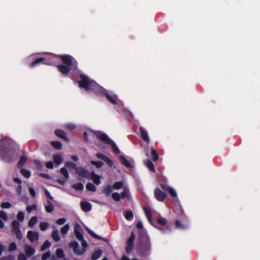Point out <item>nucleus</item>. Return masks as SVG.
Segmentation results:
<instances>
[{
  "label": "nucleus",
  "mask_w": 260,
  "mask_h": 260,
  "mask_svg": "<svg viewBox=\"0 0 260 260\" xmlns=\"http://www.w3.org/2000/svg\"><path fill=\"white\" fill-rule=\"evenodd\" d=\"M63 159L60 154H56L53 156V161L57 165H59L62 162Z\"/></svg>",
  "instance_id": "obj_28"
},
{
  "label": "nucleus",
  "mask_w": 260,
  "mask_h": 260,
  "mask_svg": "<svg viewBox=\"0 0 260 260\" xmlns=\"http://www.w3.org/2000/svg\"><path fill=\"white\" fill-rule=\"evenodd\" d=\"M51 237L52 239L56 242L60 241V238L59 235V232L58 230L55 229L53 230L51 233Z\"/></svg>",
  "instance_id": "obj_23"
},
{
  "label": "nucleus",
  "mask_w": 260,
  "mask_h": 260,
  "mask_svg": "<svg viewBox=\"0 0 260 260\" xmlns=\"http://www.w3.org/2000/svg\"><path fill=\"white\" fill-rule=\"evenodd\" d=\"M17 249V246L15 242H11L9 244V246L8 248V250L9 251H13Z\"/></svg>",
  "instance_id": "obj_50"
},
{
  "label": "nucleus",
  "mask_w": 260,
  "mask_h": 260,
  "mask_svg": "<svg viewBox=\"0 0 260 260\" xmlns=\"http://www.w3.org/2000/svg\"><path fill=\"white\" fill-rule=\"evenodd\" d=\"M63 127L69 131H73L76 128V125L73 123H67L63 125Z\"/></svg>",
  "instance_id": "obj_34"
},
{
  "label": "nucleus",
  "mask_w": 260,
  "mask_h": 260,
  "mask_svg": "<svg viewBox=\"0 0 260 260\" xmlns=\"http://www.w3.org/2000/svg\"><path fill=\"white\" fill-rule=\"evenodd\" d=\"M145 165L147 168L152 172H155V170L153 162L149 159L145 161Z\"/></svg>",
  "instance_id": "obj_26"
},
{
  "label": "nucleus",
  "mask_w": 260,
  "mask_h": 260,
  "mask_svg": "<svg viewBox=\"0 0 260 260\" xmlns=\"http://www.w3.org/2000/svg\"><path fill=\"white\" fill-rule=\"evenodd\" d=\"M21 174L25 177L28 178L31 176V172L29 170L22 169L20 171Z\"/></svg>",
  "instance_id": "obj_40"
},
{
  "label": "nucleus",
  "mask_w": 260,
  "mask_h": 260,
  "mask_svg": "<svg viewBox=\"0 0 260 260\" xmlns=\"http://www.w3.org/2000/svg\"><path fill=\"white\" fill-rule=\"evenodd\" d=\"M136 226L137 228L139 229H141L142 230V233H141V236L143 235H144V232H145L146 234V233L145 232V231H144L143 230V223L141 221V220H139L136 224Z\"/></svg>",
  "instance_id": "obj_48"
},
{
  "label": "nucleus",
  "mask_w": 260,
  "mask_h": 260,
  "mask_svg": "<svg viewBox=\"0 0 260 260\" xmlns=\"http://www.w3.org/2000/svg\"><path fill=\"white\" fill-rule=\"evenodd\" d=\"M47 205H45V210L47 212L51 213L54 210V206L50 201H47Z\"/></svg>",
  "instance_id": "obj_29"
},
{
  "label": "nucleus",
  "mask_w": 260,
  "mask_h": 260,
  "mask_svg": "<svg viewBox=\"0 0 260 260\" xmlns=\"http://www.w3.org/2000/svg\"><path fill=\"white\" fill-rule=\"evenodd\" d=\"M151 243L148 235L144 232L140 237V243L138 247V253L140 256L144 258L148 257L151 253Z\"/></svg>",
  "instance_id": "obj_5"
},
{
  "label": "nucleus",
  "mask_w": 260,
  "mask_h": 260,
  "mask_svg": "<svg viewBox=\"0 0 260 260\" xmlns=\"http://www.w3.org/2000/svg\"><path fill=\"white\" fill-rule=\"evenodd\" d=\"M122 192L120 194L121 199H124L125 198L129 199L131 194L128 186H124L122 188Z\"/></svg>",
  "instance_id": "obj_22"
},
{
  "label": "nucleus",
  "mask_w": 260,
  "mask_h": 260,
  "mask_svg": "<svg viewBox=\"0 0 260 260\" xmlns=\"http://www.w3.org/2000/svg\"><path fill=\"white\" fill-rule=\"evenodd\" d=\"M160 186L163 190L167 191H168L169 190V188H170L171 187L168 186V185H167L166 184H163V183L160 184Z\"/></svg>",
  "instance_id": "obj_62"
},
{
  "label": "nucleus",
  "mask_w": 260,
  "mask_h": 260,
  "mask_svg": "<svg viewBox=\"0 0 260 260\" xmlns=\"http://www.w3.org/2000/svg\"><path fill=\"white\" fill-rule=\"evenodd\" d=\"M75 171L79 177L85 178H89L91 176V173L82 167L75 168Z\"/></svg>",
  "instance_id": "obj_10"
},
{
  "label": "nucleus",
  "mask_w": 260,
  "mask_h": 260,
  "mask_svg": "<svg viewBox=\"0 0 260 260\" xmlns=\"http://www.w3.org/2000/svg\"><path fill=\"white\" fill-rule=\"evenodd\" d=\"M49 224L46 222H41L40 223V229L42 231L46 230L48 227Z\"/></svg>",
  "instance_id": "obj_47"
},
{
  "label": "nucleus",
  "mask_w": 260,
  "mask_h": 260,
  "mask_svg": "<svg viewBox=\"0 0 260 260\" xmlns=\"http://www.w3.org/2000/svg\"><path fill=\"white\" fill-rule=\"evenodd\" d=\"M51 246V243L48 240H46L45 241L44 244L41 247V251H44L46 250V249L49 248Z\"/></svg>",
  "instance_id": "obj_44"
},
{
  "label": "nucleus",
  "mask_w": 260,
  "mask_h": 260,
  "mask_svg": "<svg viewBox=\"0 0 260 260\" xmlns=\"http://www.w3.org/2000/svg\"><path fill=\"white\" fill-rule=\"evenodd\" d=\"M168 192L170 193V196L174 198V200L175 201H177L178 199L176 191L173 188L171 187L170 188H169Z\"/></svg>",
  "instance_id": "obj_32"
},
{
  "label": "nucleus",
  "mask_w": 260,
  "mask_h": 260,
  "mask_svg": "<svg viewBox=\"0 0 260 260\" xmlns=\"http://www.w3.org/2000/svg\"><path fill=\"white\" fill-rule=\"evenodd\" d=\"M95 156L98 159H102L104 161H105L107 157V156L101 152L96 153Z\"/></svg>",
  "instance_id": "obj_49"
},
{
  "label": "nucleus",
  "mask_w": 260,
  "mask_h": 260,
  "mask_svg": "<svg viewBox=\"0 0 260 260\" xmlns=\"http://www.w3.org/2000/svg\"><path fill=\"white\" fill-rule=\"evenodd\" d=\"M17 220L12 221L11 225L12 232L15 235L18 240L22 238V234L20 230V223L19 221L22 222L24 219V213L22 211H19L16 216Z\"/></svg>",
  "instance_id": "obj_6"
},
{
  "label": "nucleus",
  "mask_w": 260,
  "mask_h": 260,
  "mask_svg": "<svg viewBox=\"0 0 260 260\" xmlns=\"http://www.w3.org/2000/svg\"><path fill=\"white\" fill-rule=\"evenodd\" d=\"M28 258L27 256L23 253H20L18 256V260H27Z\"/></svg>",
  "instance_id": "obj_55"
},
{
  "label": "nucleus",
  "mask_w": 260,
  "mask_h": 260,
  "mask_svg": "<svg viewBox=\"0 0 260 260\" xmlns=\"http://www.w3.org/2000/svg\"><path fill=\"white\" fill-rule=\"evenodd\" d=\"M18 144L11 139L5 138L0 140V158L5 162L12 163L17 157Z\"/></svg>",
  "instance_id": "obj_2"
},
{
  "label": "nucleus",
  "mask_w": 260,
  "mask_h": 260,
  "mask_svg": "<svg viewBox=\"0 0 260 260\" xmlns=\"http://www.w3.org/2000/svg\"><path fill=\"white\" fill-rule=\"evenodd\" d=\"M66 220L65 218H60L56 220V223L58 225H62L66 222Z\"/></svg>",
  "instance_id": "obj_59"
},
{
  "label": "nucleus",
  "mask_w": 260,
  "mask_h": 260,
  "mask_svg": "<svg viewBox=\"0 0 260 260\" xmlns=\"http://www.w3.org/2000/svg\"><path fill=\"white\" fill-rule=\"evenodd\" d=\"M27 157L25 155L21 156L17 164V167L19 168H22L24 164L26 162Z\"/></svg>",
  "instance_id": "obj_27"
},
{
  "label": "nucleus",
  "mask_w": 260,
  "mask_h": 260,
  "mask_svg": "<svg viewBox=\"0 0 260 260\" xmlns=\"http://www.w3.org/2000/svg\"><path fill=\"white\" fill-rule=\"evenodd\" d=\"M101 176L95 174L94 172L91 173V176L88 179L92 180L93 182L97 185L101 183Z\"/></svg>",
  "instance_id": "obj_17"
},
{
  "label": "nucleus",
  "mask_w": 260,
  "mask_h": 260,
  "mask_svg": "<svg viewBox=\"0 0 260 260\" xmlns=\"http://www.w3.org/2000/svg\"><path fill=\"white\" fill-rule=\"evenodd\" d=\"M51 146L57 150H60L62 147V144L58 141H52L51 142Z\"/></svg>",
  "instance_id": "obj_36"
},
{
  "label": "nucleus",
  "mask_w": 260,
  "mask_h": 260,
  "mask_svg": "<svg viewBox=\"0 0 260 260\" xmlns=\"http://www.w3.org/2000/svg\"><path fill=\"white\" fill-rule=\"evenodd\" d=\"M87 231L88 233L93 238H95L96 239H101V237L97 235L96 234H95L92 231H91L90 229L87 228Z\"/></svg>",
  "instance_id": "obj_52"
},
{
  "label": "nucleus",
  "mask_w": 260,
  "mask_h": 260,
  "mask_svg": "<svg viewBox=\"0 0 260 260\" xmlns=\"http://www.w3.org/2000/svg\"><path fill=\"white\" fill-rule=\"evenodd\" d=\"M38 218L37 216H35L30 219L28 221V225L30 228L33 227L37 222Z\"/></svg>",
  "instance_id": "obj_33"
},
{
  "label": "nucleus",
  "mask_w": 260,
  "mask_h": 260,
  "mask_svg": "<svg viewBox=\"0 0 260 260\" xmlns=\"http://www.w3.org/2000/svg\"><path fill=\"white\" fill-rule=\"evenodd\" d=\"M104 161L110 167H112L113 166V161L110 158H109L108 157H107V158L105 159V160Z\"/></svg>",
  "instance_id": "obj_61"
},
{
  "label": "nucleus",
  "mask_w": 260,
  "mask_h": 260,
  "mask_svg": "<svg viewBox=\"0 0 260 260\" xmlns=\"http://www.w3.org/2000/svg\"><path fill=\"white\" fill-rule=\"evenodd\" d=\"M69 246L73 248L74 252L77 255H82L86 251V249L80 248L78 243L76 241L71 242Z\"/></svg>",
  "instance_id": "obj_9"
},
{
  "label": "nucleus",
  "mask_w": 260,
  "mask_h": 260,
  "mask_svg": "<svg viewBox=\"0 0 260 260\" xmlns=\"http://www.w3.org/2000/svg\"><path fill=\"white\" fill-rule=\"evenodd\" d=\"M68 180V179H66L64 178H62V179H57V181L59 184H60L61 185H64Z\"/></svg>",
  "instance_id": "obj_64"
},
{
  "label": "nucleus",
  "mask_w": 260,
  "mask_h": 260,
  "mask_svg": "<svg viewBox=\"0 0 260 260\" xmlns=\"http://www.w3.org/2000/svg\"><path fill=\"white\" fill-rule=\"evenodd\" d=\"M64 167L67 169H75V168H77V167H76V165L74 163H73V162H72L71 161H67V162H66L64 164Z\"/></svg>",
  "instance_id": "obj_41"
},
{
  "label": "nucleus",
  "mask_w": 260,
  "mask_h": 260,
  "mask_svg": "<svg viewBox=\"0 0 260 260\" xmlns=\"http://www.w3.org/2000/svg\"><path fill=\"white\" fill-rule=\"evenodd\" d=\"M34 162L35 165H36V167L38 169H41L42 168V164L40 160H35L34 161Z\"/></svg>",
  "instance_id": "obj_60"
},
{
  "label": "nucleus",
  "mask_w": 260,
  "mask_h": 260,
  "mask_svg": "<svg viewBox=\"0 0 260 260\" xmlns=\"http://www.w3.org/2000/svg\"><path fill=\"white\" fill-rule=\"evenodd\" d=\"M80 206L82 210L85 212L90 211L92 207L91 204L90 203L85 201L81 202Z\"/></svg>",
  "instance_id": "obj_19"
},
{
  "label": "nucleus",
  "mask_w": 260,
  "mask_h": 260,
  "mask_svg": "<svg viewBox=\"0 0 260 260\" xmlns=\"http://www.w3.org/2000/svg\"><path fill=\"white\" fill-rule=\"evenodd\" d=\"M11 206V204L8 202H4L1 204V207L2 208L9 209Z\"/></svg>",
  "instance_id": "obj_54"
},
{
  "label": "nucleus",
  "mask_w": 260,
  "mask_h": 260,
  "mask_svg": "<svg viewBox=\"0 0 260 260\" xmlns=\"http://www.w3.org/2000/svg\"><path fill=\"white\" fill-rule=\"evenodd\" d=\"M120 160L122 164L126 167L128 168H132L134 167V161L133 158H130L128 160L124 155H121L120 156Z\"/></svg>",
  "instance_id": "obj_14"
},
{
  "label": "nucleus",
  "mask_w": 260,
  "mask_h": 260,
  "mask_svg": "<svg viewBox=\"0 0 260 260\" xmlns=\"http://www.w3.org/2000/svg\"><path fill=\"white\" fill-rule=\"evenodd\" d=\"M56 255L58 258H63L64 260H66V259L64 257V252L62 249H61V248L57 249L56 250Z\"/></svg>",
  "instance_id": "obj_38"
},
{
  "label": "nucleus",
  "mask_w": 260,
  "mask_h": 260,
  "mask_svg": "<svg viewBox=\"0 0 260 260\" xmlns=\"http://www.w3.org/2000/svg\"><path fill=\"white\" fill-rule=\"evenodd\" d=\"M113 187L115 190H119L122 188L123 186V182L122 181L115 182L113 184Z\"/></svg>",
  "instance_id": "obj_30"
},
{
  "label": "nucleus",
  "mask_w": 260,
  "mask_h": 260,
  "mask_svg": "<svg viewBox=\"0 0 260 260\" xmlns=\"http://www.w3.org/2000/svg\"><path fill=\"white\" fill-rule=\"evenodd\" d=\"M37 209V206L35 204H32L26 207V211L28 213H30L32 211L35 210Z\"/></svg>",
  "instance_id": "obj_53"
},
{
  "label": "nucleus",
  "mask_w": 260,
  "mask_h": 260,
  "mask_svg": "<svg viewBox=\"0 0 260 260\" xmlns=\"http://www.w3.org/2000/svg\"><path fill=\"white\" fill-rule=\"evenodd\" d=\"M81 80L78 82L79 86L85 91H93L99 95L105 96L107 100L115 105V109L119 113H122L123 106L121 102L119 100L117 95L111 91H108L98 84L94 81L91 80L85 75H81Z\"/></svg>",
  "instance_id": "obj_1"
},
{
  "label": "nucleus",
  "mask_w": 260,
  "mask_h": 260,
  "mask_svg": "<svg viewBox=\"0 0 260 260\" xmlns=\"http://www.w3.org/2000/svg\"><path fill=\"white\" fill-rule=\"evenodd\" d=\"M151 152L153 160L156 161L157 160H158L159 158V156L156 151L154 149V148L151 147Z\"/></svg>",
  "instance_id": "obj_39"
},
{
  "label": "nucleus",
  "mask_w": 260,
  "mask_h": 260,
  "mask_svg": "<svg viewBox=\"0 0 260 260\" xmlns=\"http://www.w3.org/2000/svg\"><path fill=\"white\" fill-rule=\"evenodd\" d=\"M54 134L57 137L62 139L63 140H64V141H66L67 142L69 141V139L67 137V135H66V133L62 129H56L54 131Z\"/></svg>",
  "instance_id": "obj_18"
},
{
  "label": "nucleus",
  "mask_w": 260,
  "mask_h": 260,
  "mask_svg": "<svg viewBox=\"0 0 260 260\" xmlns=\"http://www.w3.org/2000/svg\"><path fill=\"white\" fill-rule=\"evenodd\" d=\"M25 254L28 258L30 257L35 253V249L32 246L26 244L24 246Z\"/></svg>",
  "instance_id": "obj_16"
},
{
  "label": "nucleus",
  "mask_w": 260,
  "mask_h": 260,
  "mask_svg": "<svg viewBox=\"0 0 260 260\" xmlns=\"http://www.w3.org/2000/svg\"><path fill=\"white\" fill-rule=\"evenodd\" d=\"M124 216L126 220H132L133 218L134 214L132 211L129 210L125 212Z\"/></svg>",
  "instance_id": "obj_37"
},
{
  "label": "nucleus",
  "mask_w": 260,
  "mask_h": 260,
  "mask_svg": "<svg viewBox=\"0 0 260 260\" xmlns=\"http://www.w3.org/2000/svg\"><path fill=\"white\" fill-rule=\"evenodd\" d=\"M140 132L141 134V137L142 140L146 142L147 144L150 143V139L148 133L143 128H140Z\"/></svg>",
  "instance_id": "obj_20"
},
{
  "label": "nucleus",
  "mask_w": 260,
  "mask_h": 260,
  "mask_svg": "<svg viewBox=\"0 0 260 260\" xmlns=\"http://www.w3.org/2000/svg\"><path fill=\"white\" fill-rule=\"evenodd\" d=\"M143 210L150 224L154 225L164 234H169L171 232V225L167 222L166 218L160 217L158 219L157 224L154 225V222L152 216V212L150 208L144 207Z\"/></svg>",
  "instance_id": "obj_4"
},
{
  "label": "nucleus",
  "mask_w": 260,
  "mask_h": 260,
  "mask_svg": "<svg viewBox=\"0 0 260 260\" xmlns=\"http://www.w3.org/2000/svg\"><path fill=\"white\" fill-rule=\"evenodd\" d=\"M41 62H42L44 64L46 65H52L53 63V61L49 60V59H46L44 57H40L36 59L35 60H34L33 62L31 63L30 64V66L31 67H34Z\"/></svg>",
  "instance_id": "obj_11"
},
{
  "label": "nucleus",
  "mask_w": 260,
  "mask_h": 260,
  "mask_svg": "<svg viewBox=\"0 0 260 260\" xmlns=\"http://www.w3.org/2000/svg\"><path fill=\"white\" fill-rule=\"evenodd\" d=\"M69 229V224H66L61 229L60 232L62 235H65L68 233Z\"/></svg>",
  "instance_id": "obj_43"
},
{
  "label": "nucleus",
  "mask_w": 260,
  "mask_h": 260,
  "mask_svg": "<svg viewBox=\"0 0 260 260\" xmlns=\"http://www.w3.org/2000/svg\"><path fill=\"white\" fill-rule=\"evenodd\" d=\"M86 188L87 190L92 192L95 191L96 189L95 186L93 184L90 182L87 183Z\"/></svg>",
  "instance_id": "obj_42"
},
{
  "label": "nucleus",
  "mask_w": 260,
  "mask_h": 260,
  "mask_svg": "<svg viewBox=\"0 0 260 260\" xmlns=\"http://www.w3.org/2000/svg\"><path fill=\"white\" fill-rule=\"evenodd\" d=\"M74 232L78 240L83 239V230L79 224L76 223L75 225Z\"/></svg>",
  "instance_id": "obj_15"
},
{
  "label": "nucleus",
  "mask_w": 260,
  "mask_h": 260,
  "mask_svg": "<svg viewBox=\"0 0 260 260\" xmlns=\"http://www.w3.org/2000/svg\"><path fill=\"white\" fill-rule=\"evenodd\" d=\"M112 199L116 202H118L120 201L121 194H120L118 192H114L111 195Z\"/></svg>",
  "instance_id": "obj_46"
},
{
  "label": "nucleus",
  "mask_w": 260,
  "mask_h": 260,
  "mask_svg": "<svg viewBox=\"0 0 260 260\" xmlns=\"http://www.w3.org/2000/svg\"><path fill=\"white\" fill-rule=\"evenodd\" d=\"M103 253V251L101 249H98L94 251L92 255H91V259L92 260H96L99 258Z\"/></svg>",
  "instance_id": "obj_25"
},
{
  "label": "nucleus",
  "mask_w": 260,
  "mask_h": 260,
  "mask_svg": "<svg viewBox=\"0 0 260 260\" xmlns=\"http://www.w3.org/2000/svg\"><path fill=\"white\" fill-rule=\"evenodd\" d=\"M73 188L76 190H82L83 189V185L82 183H76L73 185Z\"/></svg>",
  "instance_id": "obj_45"
},
{
  "label": "nucleus",
  "mask_w": 260,
  "mask_h": 260,
  "mask_svg": "<svg viewBox=\"0 0 260 260\" xmlns=\"http://www.w3.org/2000/svg\"><path fill=\"white\" fill-rule=\"evenodd\" d=\"M96 137L108 145H110L114 151L116 153H120V151L115 142L111 140L107 135L101 132H97L95 133Z\"/></svg>",
  "instance_id": "obj_7"
},
{
  "label": "nucleus",
  "mask_w": 260,
  "mask_h": 260,
  "mask_svg": "<svg viewBox=\"0 0 260 260\" xmlns=\"http://www.w3.org/2000/svg\"><path fill=\"white\" fill-rule=\"evenodd\" d=\"M27 238L31 242L38 241L39 239V233L36 231H29L27 233Z\"/></svg>",
  "instance_id": "obj_13"
},
{
  "label": "nucleus",
  "mask_w": 260,
  "mask_h": 260,
  "mask_svg": "<svg viewBox=\"0 0 260 260\" xmlns=\"http://www.w3.org/2000/svg\"><path fill=\"white\" fill-rule=\"evenodd\" d=\"M155 198L159 202H163L167 198V194L162 191L159 188H156L154 190Z\"/></svg>",
  "instance_id": "obj_12"
},
{
  "label": "nucleus",
  "mask_w": 260,
  "mask_h": 260,
  "mask_svg": "<svg viewBox=\"0 0 260 260\" xmlns=\"http://www.w3.org/2000/svg\"><path fill=\"white\" fill-rule=\"evenodd\" d=\"M0 218H2L4 220H7L8 219L7 213L3 210L0 211Z\"/></svg>",
  "instance_id": "obj_56"
},
{
  "label": "nucleus",
  "mask_w": 260,
  "mask_h": 260,
  "mask_svg": "<svg viewBox=\"0 0 260 260\" xmlns=\"http://www.w3.org/2000/svg\"><path fill=\"white\" fill-rule=\"evenodd\" d=\"M90 164L92 165L95 166L96 169H100L104 165V162L100 160H98V161L91 160V161H90Z\"/></svg>",
  "instance_id": "obj_31"
},
{
  "label": "nucleus",
  "mask_w": 260,
  "mask_h": 260,
  "mask_svg": "<svg viewBox=\"0 0 260 260\" xmlns=\"http://www.w3.org/2000/svg\"><path fill=\"white\" fill-rule=\"evenodd\" d=\"M87 231L88 233L93 238H95L96 239H101V237L97 235L96 234H95L92 231H91L90 229L87 228Z\"/></svg>",
  "instance_id": "obj_51"
},
{
  "label": "nucleus",
  "mask_w": 260,
  "mask_h": 260,
  "mask_svg": "<svg viewBox=\"0 0 260 260\" xmlns=\"http://www.w3.org/2000/svg\"><path fill=\"white\" fill-rule=\"evenodd\" d=\"M79 240L81 241V245L83 247L82 249H85L86 250L88 246V244H87V242L84 239V238L82 239H79Z\"/></svg>",
  "instance_id": "obj_57"
},
{
  "label": "nucleus",
  "mask_w": 260,
  "mask_h": 260,
  "mask_svg": "<svg viewBox=\"0 0 260 260\" xmlns=\"http://www.w3.org/2000/svg\"><path fill=\"white\" fill-rule=\"evenodd\" d=\"M136 238L135 234L134 232H132L129 238L126 241V247L125 251L127 253H130L134 248V241Z\"/></svg>",
  "instance_id": "obj_8"
},
{
  "label": "nucleus",
  "mask_w": 260,
  "mask_h": 260,
  "mask_svg": "<svg viewBox=\"0 0 260 260\" xmlns=\"http://www.w3.org/2000/svg\"><path fill=\"white\" fill-rule=\"evenodd\" d=\"M114 189L113 186L108 184L103 187L102 192L107 197H109Z\"/></svg>",
  "instance_id": "obj_21"
},
{
  "label": "nucleus",
  "mask_w": 260,
  "mask_h": 260,
  "mask_svg": "<svg viewBox=\"0 0 260 260\" xmlns=\"http://www.w3.org/2000/svg\"><path fill=\"white\" fill-rule=\"evenodd\" d=\"M175 227L180 230H185L189 227V224H182L179 220L175 221Z\"/></svg>",
  "instance_id": "obj_24"
},
{
  "label": "nucleus",
  "mask_w": 260,
  "mask_h": 260,
  "mask_svg": "<svg viewBox=\"0 0 260 260\" xmlns=\"http://www.w3.org/2000/svg\"><path fill=\"white\" fill-rule=\"evenodd\" d=\"M51 256V253L50 251H47L44 253L42 256V260H47Z\"/></svg>",
  "instance_id": "obj_58"
},
{
  "label": "nucleus",
  "mask_w": 260,
  "mask_h": 260,
  "mask_svg": "<svg viewBox=\"0 0 260 260\" xmlns=\"http://www.w3.org/2000/svg\"><path fill=\"white\" fill-rule=\"evenodd\" d=\"M60 173H61V174L63 176V177L66 179H69V174L67 171V168L64 167H63V168H61L60 169Z\"/></svg>",
  "instance_id": "obj_35"
},
{
  "label": "nucleus",
  "mask_w": 260,
  "mask_h": 260,
  "mask_svg": "<svg viewBox=\"0 0 260 260\" xmlns=\"http://www.w3.org/2000/svg\"><path fill=\"white\" fill-rule=\"evenodd\" d=\"M46 167L48 169H52L54 168V164L52 161H48L46 164Z\"/></svg>",
  "instance_id": "obj_63"
},
{
  "label": "nucleus",
  "mask_w": 260,
  "mask_h": 260,
  "mask_svg": "<svg viewBox=\"0 0 260 260\" xmlns=\"http://www.w3.org/2000/svg\"><path fill=\"white\" fill-rule=\"evenodd\" d=\"M61 60L64 64H60L57 66L58 70L63 75H66L71 73L70 76L72 78L75 76L83 75L77 69V62L70 55H63L60 56ZM81 77V76H80ZM81 80H80L79 82Z\"/></svg>",
  "instance_id": "obj_3"
}]
</instances>
